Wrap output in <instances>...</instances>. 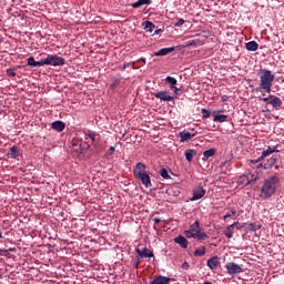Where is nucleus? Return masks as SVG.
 I'll list each match as a JSON object with an SVG mask.
<instances>
[{
  "instance_id": "f257e3e1",
  "label": "nucleus",
  "mask_w": 284,
  "mask_h": 284,
  "mask_svg": "<svg viewBox=\"0 0 284 284\" xmlns=\"http://www.w3.org/2000/svg\"><path fill=\"white\" fill-rule=\"evenodd\" d=\"M278 185H281V178L278 175H271L265 179L260 190V199H272L276 194Z\"/></svg>"
},
{
  "instance_id": "f03ea898",
  "label": "nucleus",
  "mask_w": 284,
  "mask_h": 284,
  "mask_svg": "<svg viewBox=\"0 0 284 284\" xmlns=\"http://www.w3.org/2000/svg\"><path fill=\"white\" fill-rule=\"evenodd\" d=\"M274 83V74L267 69L260 70V88L267 94L272 92V85Z\"/></svg>"
},
{
  "instance_id": "7ed1b4c3",
  "label": "nucleus",
  "mask_w": 284,
  "mask_h": 284,
  "mask_svg": "<svg viewBox=\"0 0 284 284\" xmlns=\"http://www.w3.org/2000/svg\"><path fill=\"white\" fill-rule=\"evenodd\" d=\"M257 100L266 103V105H272L273 110H281V105H283L281 98L272 94L267 98L258 97Z\"/></svg>"
},
{
  "instance_id": "20e7f679",
  "label": "nucleus",
  "mask_w": 284,
  "mask_h": 284,
  "mask_svg": "<svg viewBox=\"0 0 284 284\" xmlns=\"http://www.w3.org/2000/svg\"><path fill=\"white\" fill-rule=\"evenodd\" d=\"M43 60H44V65H53V68H57L59 65H65V59L57 54H49Z\"/></svg>"
},
{
  "instance_id": "39448f33",
  "label": "nucleus",
  "mask_w": 284,
  "mask_h": 284,
  "mask_svg": "<svg viewBox=\"0 0 284 284\" xmlns=\"http://www.w3.org/2000/svg\"><path fill=\"white\" fill-rule=\"evenodd\" d=\"M225 270L230 276H236L237 274H243V266L234 262L226 263Z\"/></svg>"
},
{
  "instance_id": "423d86ee",
  "label": "nucleus",
  "mask_w": 284,
  "mask_h": 284,
  "mask_svg": "<svg viewBox=\"0 0 284 284\" xmlns=\"http://www.w3.org/2000/svg\"><path fill=\"white\" fill-rule=\"evenodd\" d=\"M153 97L164 102L174 101V97L170 95V91L168 90L155 92L153 93Z\"/></svg>"
},
{
  "instance_id": "0eeeda50",
  "label": "nucleus",
  "mask_w": 284,
  "mask_h": 284,
  "mask_svg": "<svg viewBox=\"0 0 284 284\" xmlns=\"http://www.w3.org/2000/svg\"><path fill=\"white\" fill-rule=\"evenodd\" d=\"M135 179L138 181H140L142 183V185H144V187H146V189L152 187V178H150V173H144L142 175H138Z\"/></svg>"
},
{
  "instance_id": "6e6552de",
  "label": "nucleus",
  "mask_w": 284,
  "mask_h": 284,
  "mask_svg": "<svg viewBox=\"0 0 284 284\" xmlns=\"http://www.w3.org/2000/svg\"><path fill=\"white\" fill-rule=\"evenodd\" d=\"M135 253L140 258H154V253L148 247H144L143 250L135 248Z\"/></svg>"
},
{
  "instance_id": "1a4fd4ad",
  "label": "nucleus",
  "mask_w": 284,
  "mask_h": 284,
  "mask_svg": "<svg viewBox=\"0 0 284 284\" xmlns=\"http://www.w3.org/2000/svg\"><path fill=\"white\" fill-rule=\"evenodd\" d=\"M205 189L203 186H197L193 190V196L190 199V201H200V199H203L205 196Z\"/></svg>"
},
{
  "instance_id": "9d476101",
  "label": "nucleus",
  "mask_w": 284,
  "mask_h": 284,
  "mask_svg": "<svg viewBox=\"0 0 284 284\" xmlns=\"http://www.w3.org/2000/svg\"><path fill=\"white\" fill-rule=\"evenodd\" d=\"M143 174H148L146 166L144 163L139 162L135 164V168L133 170V175L136 178V176H141Z\"/></svg>"
},
{
  "instance_id": "9b49d317",
  "label": "nucleus",
  "mask_w": 284,
  "mask_h": 284,
  "mask_svg": "<svg viewBox=\"0 0 284 284\" xmlns=\"http://www.w3.org/2000/svg\"><path fill=\"white\" fill-rule=\"evenodd\" d=\"M174 50H176L175 47L163 48V49H160L159 51H155L152 54V57H168V54H170L171 52H174Z\"/></svg>"
},
{
  "instance_id": "f8f14e48",
  "label": "nucleus",
  "mask_w": 284,
  "mask_h": 284,
  "mask_svg": "<svg viewBox=\"0 0 284 284\" xmlns=\"http://www.w3.org/2000/svg\"><path fill=\"white\" fill-rule=\"evenodd\" d=\"M242 179L246 181V185H255L256 181H258V176L252 172L246 173Z\"/></svg>"
},
{
  "instance_id": "ddd939ff",
  "label": "nucleus",
  "mask_w": 284,
  "mask_h": 284,
  "mask_svg": "<svg viewBox=\"0 0 284 284\" xmlns=\"http://www.w3.org/2000/svg\"><path fill=\"white\" fill-rule=\"evenodd\" d=\"M181 143H185L186 141H191V139H194L196 136V133H191L189 131H182L179 133Z\"/></svg>"
},
{
  "instance_id": "4468645a",
  "label": "nucleus",
  "mask_w": 284,
  "mask_h": 284,
  "mask_svg": "<svg viewBox=\"0 0 284 284\" xmlns=\"http://www.w3.org/2000/svg\"><path fill=\"white\" fill-rule=\"evenodd\" d=\"M234 227H236L237 230L241 229V226H239V222H234L226 227V230L224 231L226 239H232V236H234Z\"/></svg>"
},
{
  "instance_id": "2eb2a0df",
  "label": "nucleus",
  "mask_w": 284,
  "mask_h": 284,
  "mask_svg": "<svg viewBox=\"0 0 284 284\" xmlns=\"http://www.w3.org/2000/svg\"><path fill=\"white\" fill-rule=\"evenodd\" d=\"M201 45H205L204 39H193L187 41L185 44L186 48H199Z\"/></svg>"
},
{
  "instance_id": "dca6fc26",
  "label": "nucleus",
  "mask_w": 284,
  "mask_h": 284,
  "mask_svg": "<svg viewBox=\"0 0 284 284\" xmlns=\"http://www.w3.org/2000/svg\"><path fill=\"white\" fill-rule=\"evenodd\" d=\"M278 163V156L272 155L268 160H266V163H264V170H272Z\"/></svg>"
},
{
  "instance_id": "f3484780",
  "label": "nucleus",
  "mask_w": 284,
  "mask_h": 284,
  "mask_svg": "<svg viewBox=\"0 0 284 284\" xmlns=\"http://www.w3.org/2000/svg\"><path fill=\"white\" fill-rule=\"evenodd\" d=\"M174 243L182 246L183 250H187V245H190V242H187V239L183 235H179L174 239Z\"/></svg>"
},
{
  "instance_id": "a211bd4d",
  "label": "nucleus",
  "mask_w": 284,
  "mask_h": 284,
  "mask_svg": "<svg viewBox=\"0 0 284 284\" xmlns=\"http://www.w3.org/2000/svg\"><path fill=\"white\" fill-rule=\"evenodd\" d=\"M206 265L210 270H216V267L221 265V261L219 260V256H213L207 260Z\"/></svg>"
},
{
  "instance_id": "6ab92c4d",
  "label": "nucleus",
  "mask_w": 284,
  "mask_h": 284,
  "mask_svg": "<svg viewBox=\"0 0 284 284\" xmlns=\"http://www.w3.org/2000/svg\"><path fill=\"white\" fill-rule=\"evenodd\" d=\"M28 65H30V68H43L44 65V60H40V61H36L34 57H30L28 59Z\"/></svg>"
},
{
  "instance_id": "aec40b11",
  "label": "nucleus",
  "mask_w": 284,
  "mask_h": 284,
  "mask_svg": "<svg viewBox=\"0 0 284 284\" xmlns=\"http://www.w3.org/2000/svg\"><path fill=\"white\" fill-rule=\"evenodd\" d=\"M52 130H55V132H63L65 130V123L61 120L54 121L51 124Z\"/></svg>"
},
{
  "instance_id": "412c9836",
  "label": "nucleus",
  "mask_w": 284,
  "mask_h": 284,
  "mask_svg": "<svg viewBox=\"0 0 284 284\" xmlns=\"http://www.w3.org/2000/svg\"><path fill=\"white\" fill-rule=\"evenodd\" d=\"M275 152H280L278 145L268 146L266 150H264L263 156H271V154H274Z\"/></svg>"
},
{
  "instance_id": "4be33fe9",
  "label": "nucleus",
  "mask_w": 284,
  "mask_h": 284,
  "mask_svg": "<svg viewBox=\"0 0 284 284\" xmlns=\"http://www.w3.org/2000/svg\"><path fill=\"white\" fill-rule=\"evenodd\" d=\"M184 156L189 163H192V160L194 159V156H196V151L192 149H187L184 152Z\"/></svg>"
},
{
  "instance_id": "5701e85b",
  "label": "nucleus",
  "mask_w": 284,
  "mask_h": 284,
  "mask_svg": "<svg viewBox=\"0 0 284 284\" xmlns=\"http://www.w3.org/2000/svg\"><path fill=\"white\" fill-rule=\"evenodd\" d=\"M248 52H256L258 50V43L256 41H250L245 44Z\"/></svg>"
},
{
  "instance_id": "b1692460",
  "label": "nucleus",
  "mask_w": 284,
  "mask_h": 284,
  "mask_svg": "<svg viewBox=\"0 0 284 284\" xmlns=\"http://www.w3.org/2000/svg\"><path fill=\"white\" fill-rule=\"evenodd\" d=\"M20 154H21V151L17 145H13L10 148V153H9L10 159H18Z\"/></svg>"
},
{
  "instance_id": "393cba45",
  "label": "nucleus",
  "mask_w": 284,
  "mask_h": 284,
  "mask_svg": "<svg viewBox=\"0 0 284 284\" xmlns=\"http://www.w3.org/2000/svg\"><path fill=\"white\" fill-rule=\"evenodd\" d=\"M214 154H216V149L212 148V149H209L206 151L203 152V158L202 160L203 161H207V159L214 156Z\"/></svg>"
},
{
  "instance_id": "a878e982",
  "label": "nucleus",
  "mask_w": 284,
  "mask_h": 284,
  "mask_svg": "<svg viewBox=\"0 0 284 284\" xmlns=\"http://www.w3.org/2000/svg\"><path fill=\"white\" fill-rule=\"evenodd\" d=\"M189 230L191 232H194L195 235L201 232V223L199 221H195L193 224L190 225Z\"/></svg>"
},
{
  "instance_id": "bb28decb",
  "label": "nucleus",
  "mask_w": 284,
  "mask_h": 284,
  "mask_svg": "<svg viewBox=\"0 0 284 284\" xmlns=\"http://www.w3.org/2000/svg\"><path fill=\"white\" fill-rule=\"evenodd\" d=\"M150 3H152V0H138L132 4V8L136 9L141 8V6H150Z\"/></svg>"
},
{
  "instance_id": "cd10ccee",
  "label": "nucleus",
  "mask_w": 284,
  "mask_h": 284,
  "mask_svg": "<svg viewBox=\"0 0 284 284\" xmlns=\"http://www.w3.org/2000/svg\"><path fill=\"white\" fill-rule=\"evenodd\" d=\"M214 123H225V121H227V115L225 114H220V115H215L213 118Z\"/></svg>"
},
{
  "instance_id": "c85d7f7f",
  "label": "nucleus",
  "mask_w": 284,
  "mask_h": 284,
  "mask_svg": "<svg viewBox=\"0 0 284 284\" xmlns=\"http://www.w3.org/2000/svg\"><path fill=\"white\" fill-rule=\"evenodd\" d=\"M10 252H17V247L0 248V256H8Z\"/></svg>"
},
{
  "instance_id": "c756f323",
  "label": "nucleus",
  "mask_w": 284,
  "mask_h": 284,
  "mask_svg": "<svg viewBox=\"0 0 284 284\" xmlns=\"http://www.w3.org/2000/svg\"><path fill=\"white\" fill-rule=\"evenodd\" d=\"M165 82L169 83L171 89H174V87H176V83H178L175 78H172L170 75L165 78Z\"/></svg>"
},
{
  "instance_id": "7c9ffc66",
  "label": "nucleus",
  "mask_w": 284,
  "mask_h": 284,
  "mask_svg": "<svg viewBox=\"0 0 284 284\" xmlns=\"http://www.w3.org/2000/svg\"><path fill=\"white\" fill-rule=\"evenodd\" d=\"M267 159L265 155H263V153L261 154L260 158H257L256 160H250L251 165H258V163H263V161Z\"/></svg>"
},
{
  "instance_id": "2f4dec72",
  "label": "nucleus",
  "mask_w": 284,
  "mask_h": 284,
  "mask_svg": "<svg viewBox=\"0 0 284 284\" xmlns=\"http://www.w3.org/2000/svg\"><path fill=\"white\" fill-rule=\"evenodd\" d=\"M160 175L162 176V179H172V176H170V172L165 168L160 170Z\"/></svg>"
},
{
  "instance_id": "473e14b6",
  "label": "nucleus",
  "mask_w": 284,
  "mask_h": 284,
  "mask_svg": "<svg viewBox=\"0 0 284 284\" xmlns=\"http://www.w3.org/2000/svg\"><path fill=\"white\" fill-rule=\"evenodd\" d=\"M155 26L152 23V21H145L144 30L148 32H152L154 30Z\"/></svg>"
},
{
  "instance_id": "72a5a7b5",
  "label": "nucleus",
  "mask_w": 284,
  "mask_h": 284,
  "mask_svg": "<svg viewBox=\"0 0 284 284\" xmlns=\"http://www.w3.org/2000/svg\"><path fill=\"white\" fill-rule=\"evenodd\" d=\"M85 136H88L89 139H91L92 143H94V141H97V132H93V131H88L85 132Z\"/></svg>"
},
{
  "instance_id": "f704fd0d",
  "label": "nucleus",
  "mask_w": 284,
  "mask_h": 284,
  "mask_svg": "<svg viewBox=\"0 0 284 284\" xmlns=\"http://www.w3.org/2000/svg\"><path fill=\"white\" fill-rule=\"evenodd\" d=\"M194 256H205V246H201L194 251Z\"/></svg>"
},
{
  "instance_id": "c9c22d12",
  "label": "nucleus",
  "mask_w": 284,
  "mask_h": 284,
  "mask_svg": "<svg viewBox=\"0 0 284 284\" xmlns=\"http://www.w3.org/2000/svg\"><path fill=\"white\" fill-rule=\"evenodd\" d=\"M195 239H197L199 241H205V239H207V234L205 232H199L196 235H195Z\"/></svg>"
},
{
  "instance_id": "e433bc0d",
  "label": "nucleus",
  "mask_w": 284,
  "mask_h": 284,
  "mask_svg": "<svg viewBox=\"0 0 284 284\" xmlns=\"http://www.w3.org/2000/svg\"><path fill=\"white\" fill-rule=\"evenodd\" d=\"M248 230H250L251 232H256L257 230H261V225H260V224H256V223H251V224L248 225Z\"/></svg>"
},
{
  "instance_id": "4c0bfd02",
  "label": "nucleus",
  "mask_w": 284,
  "mask_h": 284,
  "mask_svg": "<svg viewBox=\"0 0 284 284\" xmlns=\"http://www.w3.org/2000/svg\"><path fill=\"white\" fill-rule=\"evenodd\" d=\"M119 85H121V80L115 79L113 80V82L110 85V90H114L115 88H119Z\"/></svg>"
},
{
  "instance_id": "58836bf2",
  "label": "nucleus",
  "mask_w": 284,
  "mask_h": 284,
  "mask_svg": "<svg viewBox=\"0 0 284 284\" xmlns=\"http://www.w3.org/2000/svg\"><path fill=\"white\" fill-rule=\"evenodd\" d=\"M232 216H236V209H231V213H226L223 219L226 221V219H230Z\"/></svg>"
},
{
  "instance_id": "ea45409f",
  "label": "nucleus",
  "mask_w": 284,
  "mask_h": 284,
  "mask_svg": "<svg viewBox=\"0 0 284 284\" xmlns=\"http://www.w3.org/2000/svg\"><path fill=\"white\" fill-rule=\"evenodd\" d=\"M186 239H196V234L191 230L185 231Z\"/></svg>"
},
{
  "instance_id": "a19ab883",
  "label": "nucleus",
  "mask_w": 284,
  "mask_h": 284,
  "mask_svg": "<svg viewBox=\"0 0 284 284\" xmlns=\"http://www.w3.org/2000/svg\"><path fill=\"white\" fill-rule=\"evenodd\" d=\"M183 23H185V20L183 18L178 19V21L174 23V28H181L183 27Z\"/></svg>"
},
{
  "instance_id": "79ce46f5",
  "label": "nucleus",
  "mask_w": 284,
  "mask_h": 284,
  "mask_svg": "<svg viewBox=\"0 0 284 284\" xmlns=\"http://www.w3.org/2000/svg\"><path fill=\"white\" fill-rule=\"evenodd\" d=\"M7 77H17V72H14V69L10 68V69H7Z\"/></svg>"
},
{
  "instance_id": "37998d69",
  "label": "nucleus",
  "mask_w": 284,
  "mask_h": 284,
  "mask_svg": "<svg viewBox=\"0 0 284 284\" xmlns=\"http://www.w3.org/2000/svg\"><path fill=\"white\" fill-rule=\"evenodd\" d=\"M202 114H203V119H210L211 112L207 111L206 109H202Z\"/></svg>"
},
{
  "instance_id": "c03bdc74",
  "label": "nucleus",
  "mask_w": 284,
  "mask_h": 284,
  "mask_svg": "<svg viewBox=\"0 0 284 284\" xmlns=\"http://www.w3.org/2000/svg\"><path fill=\"white\" fill-rule=\"evenodd\" d=\"M116 151V149L114 146H111L108 152H106V156H112L114 154V152Z\"/></svg>"
},
{
  "instance_id": "a18cd8bd",
  "label": "nucleus",
  "mask_w": 284,
  "mask_h": 284,
  "mask_svg": "<svg viewBox=\"0 0 284 284\" xmlns=\"http://www.w3.org/2000/svg\"><path fill=\"white\" fill-rule=\"evenodd\" d=\"M257 170H265V164L263 162H258L257 164H253Z\"/></svg>"
},
{
  "instance_id": "49530a36",
  "label": "nucleus",
  "mask_w": 284,
  "mask_h": 284,
  "mask_svg": "<svg viewBox=\"0 0 284 284\" xmlns=\"http://www.w3.org/2000/svg\"><path fill=\"white\" fill-rule=\"evenodd\" d=\"M182 270H190V263L184 262V263L182 264Z\"/></svg>"
},
{
  "instance_id": "de8ad7c7",
  "label": "nucleus",
  "mask_w": 284,
  "mask_h": 284,
  "mask_svg": "<svg viewBox=\"0 0 284 284\" xmlns=\"http://www.w3.org/2000/svg\"><path fill=\"white\" fill-rule=\"evenodd\" d=\"M171 90H173L174 94H175L176 97H179V88L174 87V88L171 89Z\"/></svg>"
},
{
  "instance_id": "09e8293b",
  "label": "nucleus",
  "mask_w": 284,
  "mask_h": 284,
  "mask_svg": "<svg viewBox=\"0 0 284 284\" xmlns=\"http://www.w3.org/2000/svg\"><path fill=\"white\" fill-rule=\"evenodd\" d=\"M221 99H222V102L225 103V101H227L229 97L227 95H222Z\"/></svg>"
},
{
  "instance_id": "8fccbe9b",
  "label": "nucleus",
  "mask_w": 284,
  "mask_h": 284,
  "mask_svg": "<svg viewBox=\"0 0 284 284\" xmlns=\"http://www.w3.org/2000/svg\"><path fill=\"white\" fill-rule=\"evenodd\" d=\"M153 221H154V223H161V219H159V217H154Z\"/></svg>"
},
{
  "instance_id": "3c124183",
  "label": "nucleus",
  "mask_w": 284,
  "mask_h": 284,
  "mask_svg": "<svg viewBox=\"0 0 284 284\" xmlns=\"http://www.w3.org/2000/svg\"><path fill=\"white\" fill-rule=\"evenodd\" d=\"M126 68H130V63L124 64L122 70H125Z\"/></svg>"
},
{
  "instance_id": "603ef678",
  "label": "nucleus",
  "mask_w": 284,
  "mask_h": 284,
  "mask_svg": "<svg viewBox=\"0 0 284 284\" xmlns=\"http://www.w3.org/2000/svg\"><path fill=\"white\" fill-rule=\"evenodd\" d=\"M161 32V29H158L154 31V34H159Z\"/></svg>"
},
{
  "instance_id": "864d4df0",
  "label": "nucleus",
  "mask_w": 284,
  "mask_h": 284,
  "mask_svg": "<svg viewBox=\"0 0 284 284\" xmlns=\"http://www.w3.org/2000/svg\"><path fill=\"white\" fill-rule=\"evenodd\" d=\"M140 61H142V63L146 62L145 58H141Z\"/></svg>"
},
{
  "instance_id": "5fc2aeb1",
  "label": "nucleus",
  "mask_w": 284,
  "mask_h": 284,
  "mask_svg": "<svg viewBox=\"0 0 284 284\" xmlns=\"http://www.w3.org/2000/svg\"><path fill=\"white\" fill-rule=\"evenodd\" d=\"M262 112H270V109L265 108L262 110Z\"/></svg>"
},
{
  "instance_id": "6e6d98bb",
  "label": "nucleus",
  "mask_w": 284,
  "mask_h": 284,
  "mask_svg": "<svg viewBox=\"0 0 284 284\" xmlns=\"http://www.w3.org/2000/svg\"><path fill=\"white\" fill-rule=\"evenodd\" d=\"M0 239H3V233L0 231Z\"/></svg>"
},
{
  "instance_id": "4d7b16f0",
  "label": "nucleus",
  "mask_w": 284,
  "mask_h": 284,
  "mask_svg": "<svg viewBox=\"0 0 284 284\" xmlns=\"http://www.w3.org/2000/svg\"><path fill=\"white\" fill-rule=\"evenodd\" d=\"M273 168H275V170H278L280 166L275 164Z\"/></svg>"
},
{
  "instance_id": "13d9d810",
  "label": "nucleus",
  "mask_w": 284,
  "mask_h": 284,
  "mask_svg": "<svg viewBox=\"0 0 284 284\" xmlns=\"http://www.w3.org/2000/svg\"><path fill=\"white\" fill-rule=\"evenodd\" d=\"M203 284H212V282H204Z\"/></svg>"
}]
</instances>
